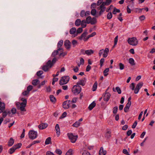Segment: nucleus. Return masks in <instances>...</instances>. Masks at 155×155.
Segmentation results:
<instances>
[{"mask_svg": "<svg viewBox=\"0 0 155 155\" xmlns=\"http://www.w3.org/2000/svg\"><path fill=\"white\" fill-rule=\"evenodd\" d=\"M130 88L132 90H134L135 85L134 83H132L130 86Z\"/></svg>", "mask_w": 155, "mask_h": 155, "instance_id": "8fccbe9b", "label": "nucleus"}, {"mask_svg": "<svg viewBox=\"0 0 155 155\" xmlns=\"http://www.w3.org/2000/svg\"><path fill=\"white\" fill-rule=\"evenodd\" d=\"M105 2H103L102 3L105 5H109L111 2L112 0H105Z\"/></svg>", "mask_w": 155, "mask_h": 155, "instance_id": "bb28decb", "label": "nucleus"}, {"mask_svg": "<svg viewBox=\"0 0 155 155\" xmlns=\"http://www.w3.org/2000/svg\"><path fill=\"white\" fill-rule=\"evenodd\" d=\"M15 148L13 147L10 148L9 150V153L10 154H12L15 151Z\"/></svg>", "mask_w": 155, "mask_h": 155, "instance_id": "79ce46f5", "label": "nucleus"}, {"mask_svg": "<svg viewBox=\"0 0 155 155\" xmlns=\"http://www.w3.org/2000/svg\"><path fill=\"white\" fill-rule=\"evenodd\" d=\"M118 110V107L117 106L115 107L113 109V112L114 114H116L117 113Z\"/></svg>", "mask_w": 155, "mask_h": 155, "instance_id": "a18cd8bd", "label": "nucleus"}, {"mask_svg": "<svg viewBox=\"0 0 155 155\" xmlns=\"http://www.w3.org/2000/svg\"><path fill=\"white\" fill-rule=\"evenodd\" d=\"M87 31H84L81 35V37H80L79 39L80 40H82L83 39L84 41V39L87 38V37L86 38V36L87 35Z\"/></svg>", "mask_w": 155, "mask_h": 155, "instance_id": "f3484780", "label": "nucleus"}, {"mask_svg": "<svg viewBox=\"0 0 155 155\" xmlns=\"http://www.w3.org/2000/svg\"><path fill=\"white\" fill-rule=\"evenodd\" d=\"M86 23L87 22L85 20H83L82 21L81 24L82 28H84L86 26Z\"/></svg>", "mask_w": 155, "mask_h": 155, "instance_id": "c85d7f7f", "label": "nucleus"}, {"mask_svg": "<svg viewBox=\"0 0 155 155\" xmlns=\"http://www.w3.org/2000/svg\"><path fill=\"white\" fill-rule=\"evenodd\" d=\"M67 135L71 142L73 143L76 142L78 137L77 135H74L72 133H68Z\"/></svg>", "mask_w": 155, "mask_h": 155, "instance_id": "20e7f679", "label": "nucleus"}, {"mask_svg": "<svg viewBox=\"0 0 155 155\" xmlns=\"http://www.w3.org/2000/svg\"><path fill=\"white\" fill-rule=\"evenodd\" d=\"M22 144L21 143H18L17 144H16L15 145L13 146L15 148V150L17 149L20 148L21 147V146Z\"/></svg>", "mask_w": 155, "mask_h": 155, "instance_id": "473e14b6", "label": "nucleus"}, {"mask_svg": "<svg viewBox=\"0 0 155 155\" xmlns=\"http://www.w3.org/2000/svg\"><path fill=\"white\" fill-rule=\"evenodd\" d=\"M137 121H135L132 126V128H133V129L135 128L136 127L137 124Z\"/></svg>", "mask_w": 155, "mask_h": 155, "instance_id": "0e129e2a", "label": "nucleus"}, {"mask_svg": "<svg viewBox=\"0 0 155 155\" xmlns=\"http://www.w3.org/2000/svg\"><path fill=\"white\" fill-rule=\"evenodd\" d=\"M119 69L120 70H122L124 69V66L122 63H120L119 64Z\"/></svg>", "mask_w": 155, "mask_h": 155, "instance_id": "c03bdc74", "label": "nucleus"}, {"mask_svg": "<svg viewBox=\"0 0 155 155\" xmlns=\"http://www.w3.org/2000/svg\"><path fill=\"white\" fill-rule=\"evenodd\" d=\"M143 86V83L142 82H140L138 83L136 86V88L134 89V93L135 94L138 93L140 89Z\"/></svg>", "mask_w": 155, "mask_h": 155, "instance_id": "1a4fd4ad", "label": "nucleus"}, {"mask_svg": "<svg viewBox=\"0 0 155 155\" xmlns=\"http://www.w3.org/2000/svg\"><path fill=\"white\" fill-rule=\"evenodd\" d=\"M57 61V58L55 57H54L52 59V61L51 62L52 64L53 65Z\"/></svg>", "mask_w": 155, "mask_h": 155, "instance_id": "338daca9", "label": "nucleus"}, {"mask_svg": "<svg viewBox=\"0 0 155 155\" xmlns=\"http://www.w3.org/2000/svg\"><path fill=\"white\" fill-rule=\"evenodd\" d=\"M43 73V72L42 71H38L37 73V75L38 76H40Z\"/></svg>", "mask_w": 155, "mask_h": 155, "instance_id": "bf43d9fd", "label": "nucleus"}, {"mask_svg": "<svg viewBox=\"0 0 155 155\" xmlns=\"http://www.w3.org/2000/svg\"><path fill=\"white\" fill-rule=\"evenodd\" d=\"M14 140L12 137L10 138L8 142V146L9 147L12 146L14 144Z\"/></svg>", "mask_w": 155, "mask_h": 155, "instance_id": "6ab92c4d", "label": "nucleus"}, {"mask_svg": "<svg viewBox=\"0 0 155 155\" xmlns=\"http://www.w3.org/2000/svg\"><path fill=\"white\" fill-rule=\"evenodd\" d=\"M86 80L85 78L80 80L77 82V84L78 85H81L82 86H84L85 85Z\"/></svg>", "mask_w": 155, "mask_h": 155, "instance_id": "9d476101", "label": "nucleus"}, {"mask_svg": "<svg viewBox=\"0 0 155 155\" xmlns=\"http://www.w3.org/2000/svg\"><path fill=\"white\" fill-rule=\"evenodd\" d=\"M51 139L50 137H49L47 138L45 140V144L46 145L50 144L51 142Z\"/></svg>", "mask_w": 155, "mask_h": 155, "instance_id": "ea45409f", "label": "nucleus"}, {"mask_svg": "<svg viewBox=\"0 0 155 155\" xmlns=\"http://www.w3.org/2000/svg\"><path fill=\"white\" fill-rule=\"evenodd\" d=\"M63 41L62 40L60 41L58 43L57 48L58 50H62V49L60 47L62 46L63 44Z\"/></svg>", "mask_w": 155, "mask_h": 155, "instance_id": "a211bd4d", "label": "nucleus"}, {"mask_svg": "<svg viewBox=\"0 0 155 155\" xmlns=\"http://www.w3.org/2000/svg\"><path fill=\"white\" fill-rule=\"evenodd\" d=\"M11 111L12 114H15L16 113V109L15 108H13L11 109Z\"/></svg>", "mask_w": 155, "mask_h": 155, "instance_id": "680f3d73", "label": "nucleus"}, {"mask_svg": "<svg viewBox=\"0 0 155 155\" xmlns=\"http://www.w3.org/2000/svg\"><path fill=\"white\" fill-rule=\"evenodd\" d=\"M123 152L124 154L127 155H130L129 153L128 152L127 150L126 149H124L123 150Z\"/></svg>", "mask_w": 155, "mask_h": 155, "instance_id": "69168bd1", "label": "nucleus"}, {"mask_svg": "<svg viewBox=\"0 0 155 155\" xmlns=\"http://www.w3.org/2000/svg\"><path fill=\"white\" fill-rule=\"evenodd\" d=\"M48 126V125L47 124L42 123L39 124L38 126V127L40 129L43 130L45 129Z\"/></svg>", "mask_w": 155, "mask_h": 155, "instance_id": "4468645a", "label": "nucleus"}, {"mask_svg": "<svg viewBox=\"0 0 155 155\" xmlns=\"http://www.w3.org/2000/svg\"><path fill=\"white\" fill-rule=\"evenodd\" d=\"M129 63L131 66H134L135 65L134 60L132 58H130L128 60Z\"/></svg>", "mask_w": 155, "mask_h": 155, "instance_id": "5701e85b", "label": "nucleus"}, {"mask_svg": "<svg viewBox=\"0 0 155 155\" xmlns=\"http://www.w3.org/2000/svg\"><path fill=\"white\" fill-rule=\"evenodd\" d=\"M128 42L130 45L133 46L137 45L138 44V41L135 37L129 38Z\"/></svg>", "mask_w": 155, "mask_h": 155, "instance_id": "39448f33", "label": "nucleus"}, {"mask_svg": "<svg viewBox=\"0 0 155 155\" xmlns=\"http://www.w3.org/2000/svg\"><path fill=\"white\" fill-rule=\"evenodd\" d=\"M33 89V86L31 85H29L27 87V90L29 92L31 91Z\"/></svg>", "mask_w": 155, "mask_h": 155, "instance_id": "de8ad7c7", "label": "nucleus"}, {"mask_svg": "<svg viewBox=\"0 0 155 155\" xmlns=\"http://www.w3.org/2000/svg\"><path fill=\"white\" fill-rule=\"evenodd\" d=\"M50 99L51 101L54 103H55L56 101V99L54 96L53 95H50Z\"/></svg>", "mask_w": 155, "mask_h": 155, "instance_id": "b1692460", "label": "nucleus"}, {"mask_svg": "<svg viewBox=\"0 0 155 155\" xmlns=\"http://www.w3.org/2000/svg\"><path fill=\"white\" fill-rule=\"evenodd\" d=\"M55 129L57 136L59 137L60 134V131L59 125L58 124L56 125Z\"/></svg>", "mask_w": 155, "mask_h": 155, "instance_id": "f8f14e48", "label": "nucleus"}, {"mask_svg": "<svg viewBox=\"0 0 155 155\" xmlns=\"http://www.w3.org/2000/svg\"><path fill=\"white\" fill-rule=\"evenodd\" d=\"M120 10L119 9H117L116 8H114L112 11V13L113 14H116L117 13H119Z\"/></svg>", "mask_w": 155, "mask_h": 155, "instance_id": "c9c22d12", "label": "nucleus"}, {"mask_svg": "<svg viewBox=\"0 0 155 155\" xmlns=\"http://www.w3.org/2000/svg\"><path fill=\"white\" fill-rule=\"evenodd\" d=\"M85 12L84 10H82L80 12V16L81 17H84L85 16Z\"/></svg>", "mask_w": 155, "mask_h": 155, "instance_id": "864d4df0", "label": "nucleus"}, {"mask_svg": "<svg viewBox=\"0 0 155 155\" xmlns=\"http://www.w3.org/2000/svg\"><path fill=\"white\" fill-rule=\"evenodd\" d=\"M111 132L110 130H107L105 133V137L107 139H109L111 137Z\"/></svg>", "mask_w": 155, "mask_h": 155, "instance_id": "412c9836", "label": "nucleus"}, {"mask_svg": "<svg viewBox=\"0 0 155 155\" xmlns=\"http://www.w3.org/2000/svg\"><path fill=\"white\" fill-rule=\"evenodd\" d=\"M80 123L79 121H76L75 123L73 124L72 126L75 127H78L80 125Z\"/></svg>", "mask_w": 155, "mask_h": 155, "instance_id": "2f4dec72", "label": "nucleus"}, {"mask_svg": "<svg viewBox=\"0 0 155 155\" xmlns=\"http://www.w3.org/2000/svg\"><path fill=\"white\" fill-rule=\"evenodd\" d=\"M96 35V33L95 32H93L92 33L91 35H88L87 37V38L84 39V41H86L88 40V39L90 38L93 37L95 36Z\"/></svg>", "mask_w": 155, "mask_h": 155, "instance_id": "4be33fe9", "label": "nucleus"}, {"mask_svg": "<svg viewBox=\"0 0 155 155\" xmlns=\"http://www.w3.org/2000/svg\"><path fill=\"white\" fill-rule=\"evenodd\" d=\"M46 65H47L50 68L52 67L53 65L52 63L51 62V61L50 60H48L47 62L46 63Z\"/></svg>", "mask_w": 155, "mask_h": 155, "instance_id": "a19ab883", "label": "nucleus"}, {"mask_svg": "<svg viewBox=\"0 0 155 155\" xmlns=\"http://www.w3.org/2000/svg\"><path fill=\"white\" fill-rule=\"evenodd\" d=\"M70 101H66L64 102L63 103V107L65 109H67L69 107L70 102Z\"/></svg>", "mask_w": 155, "mask_h": 155, "instance_id": "9b49d317", "label": "nucleus"}, {"mask_svg": "<svg viewBox=\"0 0 155 155\" xmlns=\"http://www.w3.org/2000/svg\"><path fill=\"white\" fill-rule=\"evenodd\" d=\"M118 36L117 35L115 37V38H114V46H115L117 44V41H118Z\"/></svg>", "mask_w": 155, "mask_h": 155, "instance_id": "5fc2aeb1", "label": "nucleus"}, {"mask_svg": "<svg viewBox=\"0 0 155 155\" xmlns=\"http://www.w3.org/2000/svg\"><path fill=\"white\" fill-rule=\"evenodd\" d=\"M112 17V14L111 12L108 13L107 15V18L108 19H110Z\"/></svg>", "mask_w": 155, "mask_h": 155, "instance_id": "37998d69", "label": "nucleus"}, {"mask_svg": "<svg viewBox=\"0 0 155 155\" xmlns=\"http://www.w3.org/2000/svg\"><path fill=\"white\" fill-rule=\"evenodd\" d=\"M81 20L79 19H78L76 20L75 24L76 26H78L81 24Z\"/></svg>", "mask_w": 155, "mask_h": 155, "instance_id": "a878e982", "label": "nucleus"}, {"mask_svg": "<svg viewBox=\"0 0 155 155\" xmlns=\"http://www.w3.org/2000/svg\"><path fill=\"white\" fill-rule=\"evenodd\" d=\"M60 51V50H58V49L57 50H55L51 54V55L52 57H55L57 54H58V51Z\"/></svg>", "mask_w": 155, "mask_h": 155, "instance_id": "4c0bfd02", "label": "nucleus"}, {"mask_svg": "<svg viewBox=\"0 0 155 155\" xmlns=\"http://www.w3.org/2000/svg\"><path fill=\"white\" fill-rule=\"evenodd\" d=\"M82 155H91L90 153L86 151H84Z\"/></svg>", "mask_w": 155, "mask_h": 155, "instance_id": "774afa93", "label": "nucleus"}, {"mask_svg": "<svg viewBox=\"0 0 155 155\" xmlns=\"http://www.w3.org/2000/svg\"><path fill=\"white\" fill-rule=\"evenodd\" d=\"M105 5L102 3L98 8L99 10H100L99 12V15H101L105 11L106 7L104 6Z\"/></svg>", "mask_w": 155, "mask_h": 155, "instance_id": "6e6552de", "label": "nucleus"}, {"mask_svg": "<svg viewBox=\"0 0 155 155\" xmlns=\"http://www.w3.org/2000/svg\"><path fill=\"white\" fill-rule=\"evenodd\" d=\"M97 23V19L95 18H92L91 22L90 23L91 25H94Z\"/></svg>", "mask_w": 155, "mask_h": 155, "instance_id": "e433bc0d", "label": "nucleus"}, {"mask_svg": "<svg viewBox=\"0 0 155 155\" xmlns=\"http://www.w3.org/2000/svg\"><path fill=\"white\" fill-rule=\"evenodd\" d=\"M85 54H87V55H90L94 52V51L92 50H85Z\"/></svg>", "mask_w": 155, "mask_h": 155, "instance_id": "393cba45", "label": "nucleus"}, {"mask_svg": "<svg viewBox=\"0 0 155 155\" xmlns=\"http://www.w3.org/2000/svg\"><path fill=\"white\" fill-rule=\"evenodd\" d=\"M106 151L104 150L102 147H101L99 151V155H106Z\"/></svg>", "mask_w": 155, "mask_h": 155, "instance_id": "2eb2a0df", "label": "nucleus"}, {"mask_svg": "<svg viewBox=\"0 0 155 155\" xmlns=\"http://www.w3.org/2000/svg\"><path fill=\"white\" fill-rule=\"evenodd\" d=\"M38 134L37 131L33 130L30 131L28 133L29 138L33 140L35 139L37 136Z\"/></svg>", "mask_w": 155, "mask_h": 155, "instance_id": "0eeeda50", "label": "nucleus"}, {"mask_svg": "<svg viewBox=\"0 0 155 155\" xmlns=\"http://www.w3.org/2000/svg\"><path fill=\"white\" fill-rule=\"evenodd\" d=\"M116 90H117L118 94H120L121 93V91L119 87H116Z\"/></svg>", "mask_w": 155, "mask_h": 155, "instance_id": "603ef678", "label": "nucleus"}, {"mask_svg": "<svg viewBox=\"0 0 155 155\" xmlns=\"http://www.w3.org/2000/svg\"><path fill=\"white\" fill-rule=\"evenodd\" d=\"M29 93L27 90L23 92L22 93V95L24 96H27L29 94Z\"/></svg>", "mask_w": 155, "mask_h": 155, "instance_id": "13d9d810", "label": "nucleus"}, {"mask_svg": "<svg viewBox=\"0 0 155 155\" xmlns=\"http://www.w3.org/2000/svg\"><path fill=\"white\" fill-rule=\"evenodd\" d=\"M64 45L67 49H69L71 47V42L68 40H66L64 42Z\"/></svg>", "mask_w": 155, "mask_h": 155, "instance_id": "ddd939ff", "label": "nucleus"}, {"mask_svg": "<svg viewBox=\"0 0 155 155\" xmlns=\"http://www.w3.org/2000/svg\"><path fill=\"white\" fill-rule=\"evenodd\" d=\"M55 152L56 153L59 155H61L62 153L61 151L59 149H57L55 151Z\"/></svg>", "mask_w": 155, "mask_h": 155, "instance_id": "052dcab7", "label": "nucleus"}, {"mask_svg": "<svg viewBox=\"0 0 155 155\" xmlns=\"http://www.w3.org/2000/svg\"><path fill=\"white\" fill-rule=\"evenodd\" d=\"M82 31V28H79L77 29V32L78 33H81Z\"/></svg>", "mask_w": 155, "mask_h": 155, "instance_id": "e2e57ef3", "label": "nucleus"}, {"mask_svg": "<svg viewBox=\"0 0 155 155\" xmlns=\"http://www.w3.org/2000/svg\"><path fill=\"white\" fill-rule=\"evenodd\" d=\"M96 10L95 9H92L91 11V15L94 16L96 13Z\"/></svg>", "mask_w": 155, "mask_h": 155, "instance_id": "49530a36", "label": "nucleus"}, {"mask_svg": "<svg viewBox=\"0 0 155 155\" xmlns=\"http://www.w3.org/2000/svg\"><path fill=\"white\" fill-rule=\"evenodd\" d=\"M110 94L109 93H106L104 95V100L105 101H108L110 98Z\"/></svg>", "mask_w": 155, "mask_h": 155, "instance_id": "dca6fc26", "label": "nucleus"}, {"mask_svg": "<svg viewBox=\"0 0 155 155\" xmlns=\"http://www.w3.org/2000/svg\"><path fill=\"white\" fill-rule=\"evenodd\" d=\"M76 28L74 27L72 28L70 31V34L71 35L74 34L76 31Z\"/></svg>", "mask_w": 155, "mask_h": 155, "instance_id": "7c9ffc66", "label": "nucleus"}, {"mask_svg": "<svg viewBox=\"0 0 155 155\" xmlns=\"http://www.w3.org/2000/svg\"><path fill=\"white\" fill-rule=\"evenodd\" d=\"M81 90V87L80 85L76 84L73 86L72 88V91L75 94H79Z\"/></svg>", "mask_w": 155, "mask_h": 155, "instance_id": "f257e3e1", "label": "nucleus"}, {"mask_svg": "<svg viewBox=\"0 0 155 155\" xmlns=\"http://www.w3.org/2000/svg\"><path fill=\"white\" fill-rule=\"evenodd\" d=\"M109 71V68H107L104 71L103 73L104 74V76H107L108 74V72Z\"/></svg>", "mask_w": 155, "mask_h": 155, "instance_id": "f704fd0d", "label": "nucleus"}, {"mask_svg": "<svg viewBox=\"0 0 155 155\" xmlns=\"http://www.w3.org/2000/svg\"><path fill=\"white\" fill-rule=\"evenodd\" d=\"M21 100L23 101L22 103L24 104H27V100L24 98H21Z\"/></svg>", "mask_w": 155, "mask_h": 155, "instance_id": "6e6d98bb", "label": "nucleus"}, {"mask_svg": "<svg viewBox=\"0 0 155 155\" xmlns=\"http://www.w3.org/2000/svg\"><path fill=\"white\" fill-rule=\"evenodd\" d=\"M109 51V49L107 48H105V50H104V49L100 50L98 53L99 56L101 57L102 55H103V57H107L108 55Z\"/></svg>", "mask_w": 155, "mask_h": 155, "instance_id": "f03ea898", "label": "nucleus"}, {"mask_svg": "<svg viewBox=\"0 0 155 155\" xmlns=\"http://www.w3.org/2000/svg\"><path fill=\"white\" fill-rule=\"evenodd\" d=\"M47 65H44L42 67V70L45 71H47L48 69L50 68Z\"/></svg>", "mask_w": 155, "mask_h": 155, "instance_id": "72a5a7b5", "label": "nucleus"}, {"mask_svg": "<svg viewBox=\"0 0 155 155\" xmlns=\"http://www.w3.org/2000/svg\"><path fill=\"white\" fill-rule=\"evenodd\" d=\"M104 58H102L100 60V64L101 67H102L103 65V63L104 61Z\"/></svg>", "mask_w": 155, "mask_h": 155, "instance_id": "3c124183", "label": "nucleus"}, {"mask_svg": "<svg viewBox=\"0 0 155 155\" xmlns=\"http://www.w3.org/2000/svg\"><path fill=\"white\" fill-rule=\"evenodd\" d=\"M97 81H95L92 87V91H95L96 90L97 87Z\"/></svg>", "mask_w": 155, "mask_h": 155, "instance_id": "c756f323", "label": "nucleus"}, {"mask_svg": "<svg viewBox=\"0 0 155 155\" xmlns=\"http://www.w3.org/2000/svg\"><path fill=\"white\" fill-rule=\"evenodd\" d=\"M17 107L18 109L20 110L21 111H26V110L25 108V107L26 105V104H25L22 103L17 102L16 104Z\"/></svg>", "mask_w": 155, "mask_h": 155, "instance_id": "423d86ee", "label": "nucleus"}, {"mask_svg": "<svg viewBox=\"0 0 155 155\" xmlns=\"http://www.w3.org/2000/svg\"><path fill=\"white\" fill-rule=\"evenodd\" d=\"M70 80V77L68 76L62 77L60 81L59 84L61 85L67 84Z\"/></svg>", "mask_w": 155, "mask_h": 155, "instance_id": "7ed1b4c3", "label": "nucleus"}, {"mask_svg": "<svg viewBox=\"0 0 155 155\" xmlns=\"http://www.w3.org/2000/svg\"><path fill=\"white\" fill-rule=\"evenodd\" d=\"M96 105L95 102L93 101L89 106L88 108L90 110H91Z\"/></svg>", "mask_w": 155, "mask_h": 155, "instance_id": "aec40b11", "label": "nucleus"}, {"mask_svg": "<svg viewBox=\"0 0 155 155\" xmlns=\"http://www.w3.org/2000/svg\"><path fill=\"white\" fill-rule=\"evenodd\" d=\"M92 18L90 16L88 17L86 19V22L88 24H89L91 22V20H92Z\"/></svg>", "mask_w": 155, "mask_h": 155, "instance_id": "58836bf2", "label": "nucleus"}, {"mask_svg": "<svg viewBox=\"0 0 155 155\" xmlns=\"http://www.w3.org/2000/svg\"><path fill=\"white\" fill-rule=\"evenodd\" d=\"M72 149H69L66 153V155H72Z\"/></svg>", "mask_w": 155, "mask_h": 155, "instance_id": "09e8293b", "label": "nucleus"}, {"mask_svg": "<svg viewBox=\"0 0 155 155\" xmlns=\"http://www.w3.org/2000/svg\"><path fill=\"white\" fill-rule=\"evenodd\" d=\"M142 9H143L136 8L134 9V10L136 12H141Z\"/></svg>", "mask_w": 155, "mask_h": 155, "instance_id": "4d7b16f0", "label": "nucleus"}, {"mask_svg": "<svg viewBox=\"0 0 155 155\" xmlns=\"http://www.w3.org/2000/svg\"><path fill=\"white\" fill-rule=\"evenodd\" d=\"M39 82V81L38 79H34L32 81V84L36 86Z\"/></svg>", "mask_w": 155, "mask_h": 155, "instance_id": "cd10ccee", "label": "nucleus"}]
</instances>
